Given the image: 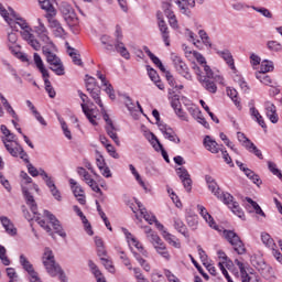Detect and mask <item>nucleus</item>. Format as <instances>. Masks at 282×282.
I'll list each match as a JSON object with an SVG mask.
<instances>
[{"mask_svg": "<svg viewBox=\"0 0 282 282\" xmlns=\"http://www.w3.org/2000/svg\"><path fill=\"white\" fill-rule=\"evenodd\" d=\"M143 50L149 58L152 61V63L156 65V67H159V69H161L162 72H166V68L164 67V64H162V61H160V58L155 56V54H153L148 46L143 47Z\"/></svg>", "mask_w": 282, "mask_h": 282, "instance_id": "obj_41", "label": "nucleus"}, {"mask_svg": "<svg viewBox=\"0 0 282 282\" xmlns=\"http://www.w3.org/2000/svg\"><path fill=\"white\" fill-rule=\"evenodd\" d=\"M246 202H248V204L252 206L257 215H261L262 217H265V213H263V209H261V206H259L257 202L252 200V198L250 197H246Z\"/></svg>", "mask_w": 282, "mask_h": 282, "instance_id": "obj_57", "label": "nucleus"}, {"mask_svg": "<svg viewBox=\"0 0 282 282\" xmlns=\"http://www.w3.org/2000/svg\"><path fill=\"white\" fill-rule=\"evenodd\" d=\"M162 237L167 241L170 246H173V248H182L180 239H177V237H175L173 234L169 231H163Z\"/></svg>", "mask_w": 282, "mask_h": 282, "instance_id": "obj_39", "label": "nucleus"}, {"mask_svg": "<svg viewBox=\"0 0 282 282\" xmlns=\"http://www.w3.org/2000/svg\"><path fill=\"white\" fill-rule=\"evenodd\" d=\"M77 174L79 177H83V182L87 184L94 191V193H98L102 195V189L98 186V183L91 177V174L85 170V167H77Z\"/></svg>", "mask_w": 282, "mask_h": 282, "instance_id": "obj_12", "label": "nucleus"}, {"mask_svg": "<svg viewBox=\"0 0 282 282\" xmlns=\"http://www.w3.org/2000/svg\"><path fill=\"white\" fill-rule=\"evenodd\" d=\"M97 78H99L104 87H106V94H108L109 98L111 100H116V93H113V86L109 84V82L107 80V77H105V75H102L100 70L97 72Z\"/></svg>", "mask_w": 282, "mask_h": 282, "instance_id": "obj_28", "label": "nucleus"}, {"mask_svg": "<svg viewBox=\"0 0 282 282\" xmlns=\"http://www.w3.org/2000/svg\"><path fill=\"white\" fill-rule=\"evenodd\" d=\"M33 59L39 72L42 74V76H47L50 72L47 70V68H45V64L43 63L41 55H39V53H34Z\"/></svg>", "mask_w": 282, "mask_h": 282, "instance_id": "obj_42", "label": "nucleus"}, {"mask_svg": "<svg viewBox=\"0 0 282 282\" xmlns=\"http://www.w3.org/2000/svg\"><path fill=\"white\" fill-rule=\"evenodd\" d=\"M194 58H196L197 63L200 66L195 65L193 67L197 79L199 80L200 85L209 91V94H217V80H219V76H215L210 66L206 64V57L202 55V53L194 51L193 53Z\"/></svg>", "mask_w": 282, "mask_h": 282, "instance_id": "obj_2", "label": "nucleus"}, {"mask_svg": "<svg viewBox=\"0 0 282 282\" xmlns=\"http://www.w3.org/2000/svg\"><path fill=\"white\" fill-rule=\"evenodd\" d=\"M1 131L6 137L3 144L8 153H10V155L13 158H20V160H23V162L26 164V169L30 175H32V177H39V175H41V170H37L34 167V165H32V163H30V156L28 155V152L23 150V147L14 141V134H12V132H10V130H8V128L3 124L1 126Z\"/></svg>", "mask_w": 282, "mask_h": 282, "instance_id": "obj_3", "label": "nucleus"}, {"mask_svg": "<svg viewBox=\"0 0 282 282\" xmlns=\"http://www.w3.org/2000/svg\"><path fill=\"white\" fill-rule=\"evenodd\" d=\"M159 129L166 140H170V142H174V144H180V137H177V133H175V130H173V128L169 127L167 124L160 123Z\"/></svg>", "mask_w": 282, "mask_h": 282, "instance_id": "obj_17", "label": "nucleus"}, {"mask_svg": "<svg viewBox=\"0 0 282 282\" xmlns=\"http://www.w3.org/2000/svg\"><path fill=\"white\" fill-rule=\"evenodd\" d=\"M42 52L46 58V62L51 66L50 69L56 74V76H65V66L61 58L54 54L47 46L42 47Z\"/></svg>", "mask_w": 282, "mask_h": 282, "instance_id": "obj_7", "label": "nucleus"}, {"mask_svg": "<svg viewBox=\"0 0 282 282\" xmlns=\"http://www.w3.org/2000/svg\"><path fill=\"white\" fill-rule=\"evenodd\" d=\"M208 189L215 195V197H221V188L217 185V182L210 176H206Z\"/></svg>", "mask_w": 282, "mask_h": 282, "instance_id": "obj_37", "label": "nucleus"}, {"mask_svg": "<svg viewBox=\"0 0 282 282\" xmlns=\"http://www.w3.org/2000/svg\"><path fill=\"white\" fill-rule=\"evenodd\" d=\"M1 102L4 109L7 110V113L13 118V120H19V115H17V111H14V108H12V105L8 102V99L6 97L1 96Z\"/></svg>", "mask_w": 282, "mask_h": 282, "instance_id": "obj_46", "label": "nucleus"}, {"mask_svg": "<svg viewBox=\"0 0 282 282\" xmlns=\"http://www.w3.org/2000/svg\"><path fill=\"white\" fill-rule=\"evenodd\" d=\"M115 36H116V43H115V50L122 56V58H126V61H129L131 58V54L127 50V46H124V43H122V28L120 25H116V31H115Z\"/></svg>", "mask_w": 282, "mask_h": 282, "instance_id": "obj_10", "label": "nucleus"}, {"mask_svg": "<svg viewBox=\"0 0 282 282\" xmlns=\"http://www.w3.org/2000/svg\"><path fill=\"white\" fill-rule=\"evenodd\" d=\"M22 193H23L25 202H26L28 206H30V209L32 210L33 215H39V206L36 205V200L34 199V196L25 187H22Z\"/></svg>", "mask_w": 282, "mask_h": 282, "instance_id": "obj_25", "label": "nucleus"}, {"mask_svg": "<svg viewBox=\"0 0 282 282\" xmlns=\"http://www.w3.org/2000/svg\"><path fill=\"white\" fill-rule=\"evenodd\" d=\"M261 241L265 248H269V250H274L276 248V242H274V239L268 232L261 235Z\"/></svg>", "mask_w": 282, "mask_h": 282, "instance_id": "obj_43", "label": "nucleus"}, {"mask_svg": "<svg viewBox=\"0 0 282 282\" xmlns=\"http://www.w3.org/2000/svg\"><path fill=\"white\" fill-rule=\"evenodd\" d=\"M8 47L11 52V54H13V56H15V58H19L20 61H22V63H28V55L23 54L21 52V45L19 44H8Z\"/></svg>", "mask_w": 282, "mask_h": 282, "instance_id": "obj_32", "label": "nucleus"}, {"mask_svg": "<svg viewBox=\"0 0 282 282\" xmlns=\"http://www.w3.org/2000/svg\"><path fill=\"white\" fill-rule=\"evenodd\" d=\"M145 232L147 239L152 243L155 252L165 259V261H171V252H169V248L166 247V243L163 242L162 238H160V236L151 228H148Z\"/></svg>", "mask_w": 282, "mask_h": 282, "instance_id": "obj_6", "label": "nucleus"}, {"mask_svg": "<svg viewBox=\"0 0 282 282\" xmlns=\"http://www.w3.org/2000/svg\"><path fill=\"white\" fill-rule=\"evenodd\" d=\"M198 36L200 37V41H203L204 45H206V47H213V43L210 42V37L206 31L199 30Z\"/></svg>", "mask_w": 282, "mask_h": 282, "instance_id": "obj_61", "label": "nucleus"}, {"mask_svg": "<svg viewBox=\"0 0 282 282\" xmlns=\"http://www.w3.org/2000/svg\"><path fill=\"white\" fill-rule=\"evenodd\" d=\"M229 208L234 213V215H237V217H239L240 219H243V217H246V215L243 214V209H241V207L239 206V203L234 202Z\"/></svg>", "mask_w": 282, "mask_h": 282, "instance_id": "obj_55", "label": "nucleus"}, {"mask_svg": "<svg viewBox=\"0 0 282 282\" xmlns=\"http://www.w3.org/2000/svg\"><path fill=\"white\" fill-rule=\"evenodd\" d=\"M129 169H130L132 175L135 177L138 184H140V186L142 188H144L145 191H149V188L147 187V183H144V181H142V176H140V173H138V170H135V166H133V164H130Z\"/></svg>", "mask_w": 282, "mask_h": 282, "instance_id": "obj_49", "label": "nucleus"}, {"mask_svg": "<svg viewBox=\"0 0 282 282\" xmlns=\"http://www.w3.org/2000/svg\"><path fill=\"white\" fill-rule=\"evenodd\" d=\"M220 202H224L228 208L235 203V198L229 193L220 192V196L218 197Z\"/></svg>", "mask_w": 282, "mask_h": 282, "instance_id": "obj_54", "label": "nucleus"}, {"mask_svg": "<svg viewBox=\"0 0 282 282\" xmlns=\"http://www.w3.org/2000/svg\"><path fill=\"white\" fill-rule=\"evenodd\" d=\"M44 217H47L56 235H59V237H67V234L63 230V226H61V221L56 219L54 214L50 213V210H44Z\"/></svg>", "mask_w": 282, "mask_h": 282, "instance_id": "obj_18", "label": "nucleus"}, {"mask_svg": "<svg viewBox=\"0 0 282 282\" xmlns=\"http://www.w3.org/2000/svg\"><path fill=\"white\" fill-rule=\"evenodd\" d=\"M256 78L262 83V85H267L268 87H274L276 83L272 80V77L265 73H256Z\"/></svg>", "mask_w": 282, "mask_h": 282, "instance_id": "obj_44", "label": "nucleus"}, {"mask_svg": "<svg viewBox=\"0 0 282 282\" xmlns=\"http://www.w3.org/2000/svg\"><path fill=\"white\" fill-rule=\"evenodd\" d=\"M174 230L178 231L180 235H183L185 239L191 238V234L188 232V227H186V224H184V220L182 218L175 216L172 218Z\"/></svg>", "mask_w": 282, "mask_h": 282, "instance_id": "obj_21", "label": "nucleus"}, {"mask_svg": "<svg viewBox=\"0 0 282 282\" xmlns=\"http://www.w3.org/2000/svg\"><path fill=\"white\" fill-rule=\"evenodd\" d=\"M1 17L8 23L11 30H17V25L21 28V36L23 41H26L28 45H30L32 48L35 50V52H39L41 50V42L36 40L34 36V30H32V26L28 24V21L25 19L19 17L17 12H14L13 8H1Z\"/></svg>", "mask_w": 282, "mask_h": 282, "instance_id": "obj_1", "label": "nucleus"}, {"mask_svg": "<svg viewBox=\"0 0 282 282\" xmlns=\"http://www.w3.org/2000/svg\"><path fill=\"white\" fill-rule=\"evenodd\" d=\"M247 151H249V153H253L256 158H259V160H263V153H261V150H259L254 143H251L250 147L247 148Z\"/></svg>", "mask_w": 282, "mask_h": 282, "instance_id": "obj_63", "label": "nucleus"}, {"mask_svg": "<svg viewBox=\"0 0 282 282\" xmlns=\"http://www.w3.org/2000/svg\"><path fill=\"white\" fill-rule=\"evenodd\" d=\"M39 3L42 10H45L46 19H50V17H56V9L54 8V6H52V2H50V0H39Z\"/></svg>", "mask_w": 282, "mask_h": 282, "instance_id": "obj_33", "label": "nucleus"}, {"mask_svg": "<svg viewBox=\"0 0 282 282\" xmlns=\"http://www.w3.org/2000/svg\"><path fill=\"white\" fill-rule=\"evenodd\" d=\"M152 144L155 151H161L162 158L165 160V162L167 164H171V159H169V153L166 152V150H164V147L162 145V143H160V140H158V137H155L154 134H152Z\"/></svg>", "mask_w": 282, "mask_h": 282, "instance_id": "obj_35", "label": "nucleus"}, {"mask_svg": "<svg viewBox=\"0 0 282 282\" xmlns=\"http://www.w3.org/2000/svg\"><path fill=\"white\" fill-rule=\"evenodd\" d=\"M223 236L225 237L226 241L232 246V249L237 254H246V245L241 240V237L237 235L234 230L225 229L223 231Z\"/></svg>", "mask_w": 282, "mask_h": 282, "instance_id": "obj_8", "label": "nucleus"}, {"mask_svg": "<svg viewBox=\"0 0 282 282\" xmlns=\"http://www.w3.org/2000/svg\"><path fill=\"white\" fill-rule=\"evenodd\" d=\"M34 32L43 41V43L54 46V43H52V40H50V31H47V28L41 19H37V25L34 26Z\"/></svg>", "mask_w": 282, "mask_h": 282, "instance_id": "obj_15", "label": "nucleus"}, {"mask_svg": "<svg viewBox=\"0 0 282 282\" xmlns=\"http://www.w3.org/2000/svg\"><path fill=\"white\" fill-rule=\"evenodd\" d=\"M227 96H229L237 109L241 110V101L239 100V93H237V89L227 88Z\"/></svg>", "mask_w": 282, "mask_h": 282, "instance_id": "obj_45", "label": "nucleus"}, {"mask_svg": "<svg viewBox=\"0 0 282 282\" xmlns=\"http://www.w3.org/2000/svg\"><path fill=\"white\" fill-rule=\"evenodd\" d=\"M250 116L252 117L253 120H256V122H258L260 127H262V129H268V126L265 124V120H263V116H261V113L257 108L254 107L250 108Z\"/></svg>", "mask_w": 282, "mask_h": 282, "instance_id": "obj_40", "label": "nucleus"}, {"mask_svg": "<svg viewBox=\"0 0 282 282\" xmlns=\"http://www.w3.org/2000/svg\"><path fill=\"white\" fill-rule=\"evenodd\" d=\"M45 85V90L47 91L50 98H56V91L54 87H52V83L50 82V74L47 76H42Z\"/></svg>", "mask_w": 282, "mask_h": 282, "instance_id": "obj_48", "label": "nucleus"}, {"mask_svg": "<svg viewBox=\"0 0 282 282\" xmlns=\"http://www.w3.org/2000/svg\"><path fill=\"white\" fill-rule=\"evenodd\" d=\"M148 76L150 77L152 83H154L158 89H161V91H163L164 83H162V79H160V75L158 74V70L148 66Z\"/></svg>", "mask_w": 282, "mask_h": 282, "instance_id": "obj_31", "label": "nucleus"}, {"mask_svg": "<svg viewBox=\"0 0 282 282\" xmlns=\"http://www.w3.org/2000/svg\"><path fill=\"white\" fill-rule=\"evenodd\" d=\"M78 96L82 100V110L85 113L87 120H89L90 124L96 127L98 122H96V110L89 108V97L85 95L82 90H78Z\"/></svg>", "mask_w": 282, "mask_h": 282, "instance_id": "obj_9", "label": "nucleus"}, {"mask_svg": "<svg viewBox=\"0 0 282 282\" xmlns=\"http://www.w3.org/2000/svg\"><path fill=\"white\" fill-rule=\"evenodd\" d=\"M183 14H191V8H195V0H174Z\"/></svg>", "mask_w": 282, "mask_h": 282, "instance_id": "obj_30", "label": "nucleus"}, {"mask_svg": "<svg viewBox=\"0 0 282 282\" xmlns=\"http://www.w3.org/2000/svg\"><path fill=\"white\" fill-rule=\"evenodd\" d=\"M137 205L140 210L141 217H143V219H145L150 225L155 224V215L149 214V212H147V208H144V205H142V203L137 202Z\"/></svg>", "mask_w": 282, "mask_h": 282, "instance_id": "obj_36", "label": "nucleus"}, {"mask_svg": "<svg viewBox=\"0 0 282 282\" xmlns=\"http://www.w3.org/2000/svg\"><path fill=\"white\" fill-rule=\"evenodd\" d=\"M88 94H90V97L93 98V100L101 109L104 120L106 122L107 134L109 135V138H111V140H113L117 147H120V139L118 138V133L116 132L118 131V129H116V126H113V121L111 120V118H109V113L105 111V105L102 104V99H100V88L88 90Z\"/></svg>", "mask_w": 282, "mask_h": 282, "instance_id": "obj_4", "label": "nucleus"}, {"mask_svg": "<svg viewBox=\"0 0 282 282\" xmlns=\"http://www.w3.org/2000/svg\"><path fill=\"white\" fill-rule=\"evenodd\" d=\"M265 107V113H267V118H269L270 122H272L273 124H276V122H279V113H276V106H274V104L267 101L264 104Z\"/></svg>", "mask_w": 282, "mask_h": 282, "instance_id": "obj_24", "label": "nucleus"}, {"mask_svg": "<svg viewBox=\"0 0 282 282\" xmlns=\"http://www.w3.org/2000/svg\"><path fill=\"white\" fill-rule=\"evenodd\" d=\"M100 41L101 45H105V50L108 52H112L113 47H116V45L112 44L111 36L109 35H101Z\"/></svg>", "mask_w": 282, "mask_h": 282, "instance_id": "obj_52", "label": "nucleus"}, {"mask_svg": "<svg viewBox=\"0 0 282 282\" xmlns=\"http://www.w3.org/2000/svg\"><path fill=\"white\" fill-rule=\"evenodd\" d=\"M2 69L4 74H10L11 76H14V78H19V75H17V70L10 65V63L2 62Z\"/></svg>", "mask_w": 282, "mask_h": 282, "instance_id": "obj_60", "label": "nucleus"}, {"mask_svg": "<svg viewBox=\"0 0 282 282\" xmlns=\"http://www.w3.org/2000/svg\"><path fill=\"white\" fill-rule=\"evenodd\" d=\"M197 210H198L200 217H203V219H205L206 224H208V226L210 228H214V230H219V226H217V223H215V219L208 213V209H206V207H204L203 205H197Z\"/></svg>", "mask_w": 282, "mask_h": 282, "instance_id": "obj_22", "label": "nucleus"}, {"mask_svg": "<svg viewBox=\"0 0 282 282\" xmlns=\"http://www.w3.org/2000/svg\"><path fill=\"white\" fill-rule=\"evenodd\" d=\"M268 167H269V171H271V173L273 175H275L276 177H279V180H282V173H281V170H279L275 165L274 162L272 161H269L268 162Z\"/></svg>", "mask_w": 282, "mask_h": 282, "instance_id": "obj_62", "label": "nucleus"}, {"mask_svg": "<svg viewBox=\"0 0 282 282\" xmlns=\"http://www.w3.org/2000/svg\"><path fill=\"white\" fill-rule=\"evenodd\" d=\"M42 263L50 276H58L61 282H67V275H65V271H63L61 265L56 263V259L54 258V252L52 249H44Z\"/></svg>", "mask_w": 282, "mask_h": 282, "instance_id": "obj_5", "label": "nucleus"}, {"mask_svg": "<svg viewBox=\"0 0 282 282\" xmlns=\"http://www.w3.org/2000/svg\"><path fill=\"white\" fill-rule=\"evenodd\" d=\"M20 263L23 270L28 272L30 276L29 278L30 282H41V278H39V273L34 271V265H32V263L28 261V258H25V256L23 254L20 256Z\"/></svg>", "mask_w": 282, "mask_h": 282, "instance_id": "obj_14", "label": "nucleus"}, {"mask_svg": "<svg viewBox=\"0 0 282 282\" xmlns=\"http://www.w3.org/2000/svg\"><path fill=\"white\" fill-rule=\"evenodd\" d=\"M172 61L176 72H178L181 76H183V78H186V80H193V75H191L188 65H186V62L182 61V57L177 55H172Z\"/></svg>", "mask_w": 282, "mask_h": 282, "instance_id": "obj_13", "label": "nucleus"}, {"mask_svg": "<svg viewBox=\"0 0 282 282\" xmlns=\"http://www.w3.org/2000/svg\"><path fill=\"white\" fill-rule=\"evenodd\" d=\"M1 224L7 235H10V237L17 236V227H14V223H12V220H10L8 217H2Z\"/></svg>", "mask_w": 282, "mask_h": 282, "instance_id": "obj_34", "label": "nucleus"}, {"mask_svg": "<svg viewBox=\"0 0 282 282\" xmlns=\"http://www.w3.org/2000/svg\"><path fill=\"white\" fill-rule=\"evenodd\" d=\"M69 184L75 197H77V202H79L82 206H85L87 199L85 198V189H83V186L78 185L74 178L69 180Z\"/></svg>", "mask_w": 282, "mask_h": 282, "instance_id": "obj_16", "label": "nucleus"}, {"mask_svg": "<svg viewBox=\"0 0 282 282\" xmlns=\"http://www.w3.org/2000/svg\"><path fill=\"white\" fill-rule=\"evenodd\" d=\"M203 144L207 151H209L210 153H215V154L219 153V151L221 149V148H219V144L217 143V141L213 140V138H210V135H206L204 138Z\"/></svg>", "mask_w": 282, "mask_h": 282, "instance_id": "obj_29", "label": "nucleus"}, {"mask_svg": "<svg viewBox=\"0 0 282 282\" xmlns=\"http://www.w3.org/2000/svg\"><path fill=\"white\" fill-rule=\"evenodd\" d=\"M68 55L73 58L74 65H83V59H80V54L76 53V50L68 47Z\"/></svg>", "mask_w": 282, "mask_h": 282, "instance_id": "obj_58", "label": "nucleus"}, {"mask_svg": "<svg viewBox=\"0 0 282 282\" xmlns=\"http://www.w3.org/2000/svg\"><path fill=\"white\" fill-rule=\"evenodd\" d=\"M85 85H86L87 91H94V89H99L96 83V78L89 75H86Z\"/></svg>", "mask_w": 282, "mask_h": 282, "instance_id": "obj_53", "label": "nucleus"}, {"mask_svg": "<svg viewBox=\"0 0 282 282\" xmlns=\"http://www.w3.org/2000/svg\"><path fill=\"white\" fill-rule=\"evenodd\" d=\"M40 175L42 177V180H44L46 186L50 188V191H52V188H54L56 186V184H54V180L51 178L50 175L46 174L45 170L40 169Z\"/></svg>", "mask_w": 282, "mask_h": 282, "instance_id": "obj_50", "label": "nucleus"}, {"mask_svg": "<svg viewBox=\"0 0 282 282\" xmlns=\"http://www.w3.org/2000/svg\"><path fill=\"white\" fill-rule=\"evenodd\" d=\"M218 56L227 63L228 67L232 69V72H237V67L235 66V58H232V53L228 50L217 51Z\"/></svg>", "mask_w": 282, "mask_h": 282, "instance_id": "obj_27", "label": "nucleus"}, {"mask_svg": "<svg viewBox=\"0 0 282 282\" xmlns=\"http://www.w3.org/2000/svg\"><path fill=\"white\" fill-rule=\"evenodd\" d=\"M268 72H274V63L264 59L261 62L260 70L257 74H268Z\"/></svg>", "mask_w": 282, "mask_h": 282, "instance_id": "obj_47", "label": "nucleus"}, {"mask_svg": "<svg viewBox=\"0 0 282 282\" xmlns=\"http://www.w3.org/2000/svg\"><path fill=\"white\" fill-rule=\"evenodd\" d=\"M123 232L129 246H133L134 248H137V250H139V252L143 254V257H149V252L144 250V247L141 245L140 240H137L134 236L127 229H123Z\"/></svg>", "mask_w": 282, "mask_h": 282, "instance_id": "obj_19", "label": "nucleus"}, {"mask_svg": "<svg viewBox=\"0 0 282 282\" xmlns=\"http://www.w3.org/2000/svg\"><path fill=\"white\" fill-rule=\"evenodd\" d=\"M46 19L48 22V28L53 30L54 36H57L59 39L65 36V29H63V25H61V22H58L55 17H50Z\"/></svg>", "mask_w": 282, "mask_h": 282, "instance_id": "obj_20", "label": "nucleus"}, {"mask_svg": "<svg viewBox=\"0 0 282 282\" xmlns=\"http://www.w3.org/2000/svg\"><path fill=\"white\" fill-rule=\"evenodd\" d=\"M237 138L238 141L241 142L242 147H245V149H248L253 143L250 141V139H248V137H246L243 132H237Z\"/></svg>", "mask_w": 282, "mask_h": 282, "instance_id": "obj_59", "label": "nucleus"}, {"mask_svg": "<svg viewBox=\"0 0 282 282\" xmlns=\"http://www.w3.org/2000/svg\"><path fill=\"white\" fill-rule=\"evenodd\" d=\"M159 17V29L162 34L163 43H165L166 47L171 46V34L169 32V25H166V22L160 18V13L158 14Z\"/></svg>", "mask_w": 282, "mask_h": 282, "instance_id": "obj_23", "label": "nucleus"}, {"mask_svg": "<svg viewBox=\"0 0 282 282\" xmlns=\"http://www.w3.org/2000/svg\"><path fill=\"white\" fill-rule=\"evenodd\" d=\"M133 256H134V259L140 263L141 268L145 270V272H151V264H149V262H147V260L142 258L140 253L134 252Z\"/></svg>", "mask_w": 282, "mask_h": 282, "instance_id": "obj_51", "label": "nucleus"}, {"mask_svg": "<svg viewBox=\"0 0 282 282\" xmlns=\"http://www.w3.org/2000/svg\"><path fill=\"white\" fill-rule=\"evenodd\" d=\"M59 11L62 12L67 25H70V26L78 25V18L76 17V12L74 11V8L70 7L69 3L62 2L59 6Z\"/></svg>", "mask_w": 282, "mask_h": 282, "instance_id": "obj_11", "label": "nucleus"}, {"mask_svg": "<svg viewBox=\"0 0 282 282\" xmlns=\"http://www.w3.org/2000/svg\"><path fill=\"white\" fill-rule=\"evenodd\" d=\"M246 202H248V204L252 206L257 215H261L262 217H265V213H263V209H261V206H259L257 202L252 200V198L250 197H246Z\"/></svg>", "mask_w": 282, "mask_h": 282, "instance_id": "obj_56", "label": "nucleus"}, {"mask_svg": "<svg viewBox=\"0 0 282 282\" xmlns=\"http://www.w3.org/2000/svg\"><path fill=\"white\" fill-rule=\"evenodd\" d=\"M7 276H9V282H19V275L14 268H7Z\"/></svg>", "mask_w": 282, "mask_h": 282, "instance_id": "obj_64", "label": "nucleus"}, {"mask_svg": "<svg viewBox=\"0 0 282 282\" xmlns=\"http://www.w3.org/2000/svg\"><path fill=\"white\" fill-rule=\"evenodd\" d=\"M235 263L240 270L242 282L259 281L254 273L248 274V271H246V265L243 264V262L236 260Z\"/></svg>", "mask_w": 282, "mask_h": 282, "instance_id": "obj_26", "label": "nucleus"}, {"mask_svg": "<svg viewBox=\"0 0 282 282\" xmlns=\"http://www.w3.org/2000/svg\"><path fill=\"white\" fill-rule=\"evenodd\" d=\"M163 7H165V15L169 19V23L171 25V28H173L174 30H177L178 25H177V18L175 17V13H173V11H171V4L169 3H164Z\"/></svg>", "mask_w": 282, "mask_h": 282, "instance_id": "obj_38", "label": "nucleus"}]
</instances>
